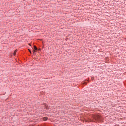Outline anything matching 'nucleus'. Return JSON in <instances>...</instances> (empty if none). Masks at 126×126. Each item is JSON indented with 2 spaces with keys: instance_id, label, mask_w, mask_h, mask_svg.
<instances>
[{
  "instance_id": "nucleus-1",
  "label": "nucleus",
  "mask_w": 126,
  "mask_h": 126,
  "mask_svg": "<svg viewBox=\"0 0 126 126\" xmlns=\"http://www.w3.org/2000/svg\"><path fill=\"white\" fill-rule=\"evenodd\" d=\"M43 121H47L48 120V117H45L43 118Z\"/></svg>"
},
{
  "instance_id": "nucleus-2",
  "label": "nucleus",
  "mask_w": 126,
  "mask_h": 126,
  "mask_svg": "<svg viewBox=\"0 0 126 126\" xmlns=\"http://www.w3.org/2000/svg\"><path fill=\"white\" fill-rule=\"evenodd\" d=\"M17 52V50H16L14 52V54H13L14 56H15V55H16Z\"/></svg>"
},
{
  "instance_id": "nucleus-3",
  "label": "nucleus",
  "mask_w": 126,
  "mask_h": 126,
  "mask_svg": "<svg viewBox=\"0 0 126 126\" xmlns=\"http://www.w3.org/2000/svg\"><path fill=\"white\" fill-rule=\"evenodd\" d=\"M34 49L35 51H37V50H38V48H37V47H36V46H34Z\"/></svg>"
},
{
  "instance_id": "nucleus-4",
  "label": "nucleus",
  "mask_w": 126,
  "mask_h": 126,
  "mask_svg": "<svg viewBox=\"0 0 126 126\" xmlns=\"http://www.w3.org/2000/svg\"><path fill=\"white\" fill-rule=\"evenodd\" d=\"M33 54H35V53H36V50H33Z\"/></svg>"
},
{
  "instance_id": "nucleus-5",
  "label": "nucleus",
  "mask_w": 126,
  "mask_h": 126,
  "mask_svg": "<svg viewBox=\"0 0 126 126\" xmlns=\"http://www.w3.org/2000/svg\"><path fill=\"white\" fill-rule=\"evenodd\" d=\"M29 52L30 53V54H32V52L30 51V50L29 49Z\"/></svg>"
},
{
  "instance_id": "nucleus-6",
  "label": "nucleus",
  "mask_w": 126,
  "mask_h": 126,
  "mask_svg": "<svg viewBox=\"0 0 126 126\" xmlns=\"http://www.w3.org/2000/svg\"><path fill=\"white\" fill-rule=\"evenodd\" d=\"M87 81H86V82H85L83 83H84L85 84H86L87 83Z\"/></svg>"
},
{
  "instance_id": "nucleus-7",
  "label": "nucleus",
  "mask_w": 126,
  "mask_h": 126,
  "mask_svg": "<svg viewBox=\"0 0 126 126\" xmlns=\"http://www.w3.org/2000/svg\"><path fill=\"white\" fill-rule=\"evenodd\" d=\"M29 46H31V45L30 44H29Z\"/></svg>"
},
{
  "instance_id": "nucleus-8",
  "label": "nucleus",
  "mask_w": 126,
  "mask_h": 126,
  "mask_svg": "<svg viewBox=\"0 0 126 126\" xmlns=\"http://www.w3.org/2000/svg\"><path fill=\"white\" fill-rule=\"evenodd\" d=\"M40 50H41V49H39V51H40Z\"/></svg>"
}]
</instances>
